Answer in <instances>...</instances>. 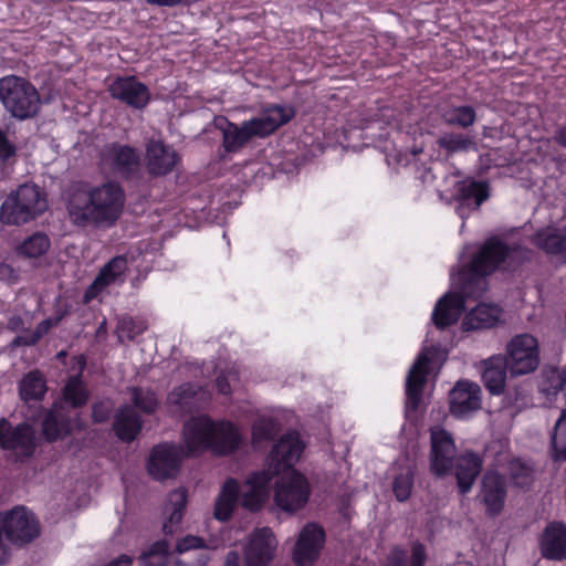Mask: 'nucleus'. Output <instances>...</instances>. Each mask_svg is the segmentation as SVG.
Returning <instances> with one entry per match:
<instances>
[{"instance_id":"44","label":"nucleus","mask_w":566,"mask_h":566,"mask_svg":"<svg viewBox=\"0 0 566 566\" xmlns=\"http://www.w3.org/2000/svg\"><path fill=\"white\" fill-rule=\"evenodd\" d=\"M276 431V423L271 418H259L252 427L253 443L270 440Z\"/></svg>"},{"instance_id":"21","label":"nucleus","mask_w":566,"mask_h":566,"mask_svg":"<svg viewBox=\"0 0 566 566\" xmlns=\"http://www.w3.org/2000/svg\"><path fill=\"white\" fill-rule=\"evenodd\" d=\"M430 357L427 350H422L410 368L406 380L407 408L416 410L419 406L423 386L427 381Z\"/></svg>"},{"instance_id":"23","label":"nucleus","mask_w":566,"mask_h":566,"mask_svg":"<svg viewBox=\"0 0 566 566\" xmlns=\"http://www.w3.org/2000/svg\"><path fill=\"white\" fill-rule=\"evenodd\" d=\"M541 552L548 559L566 558V526L564 524L553 522L545 527L541 539Z\"/></svg>"},{"instance_id":"53","label":"nucleus","mask_w":566,"mask_h":566,"mask_svg":"<svg viewBox=\"0 0 566 566\" xmlns=\"http://www.w3.org/2000/svg\"><path fill=\"white\" fill-rule=\"evenodd\" d=\"M426 563V549L420 543H413L411 547V566H423Z\"/></svg>"},{"instance_id":"48","label":"nucleus","mask_w":566,"mask_h":566,"mask_svg":"<svg viewBox=\"0 0 566 566\" xmlns=\"http://www.w3.org/2000/svg\"><path fill=\"white\" fill-rule=\"evenodd\" d=\"M17 154L15 146L8 139L6 133L0 129V160L8 161Z\"/></svg>"},{"instance_id":"36","label":"nucleus","mask_w":566,"mask_h":566,"mask_svg":"<svg viewBox=\"0 0 566 566\" xmlns=\"http://www.w3.org/2000/svg\"><path fill=\"white\" fill-rule=\"evenodd\" d=\"M197 395L195 386L185 384L169 394L168 401L171 406L176 407L177 411L187 413L199 407Z\"/></svg>"},{"instance_id":"33","label":"nucleus","mask_w":566,"mask_h":566,"mask_svg":"<svg viewBox=\"0 0 566 566\" xmlns=\"http://www.w3.org/2000/svg\"><path fill=\"white\" fill-rule=\"evenodd\" d=\"M187 503V492L184 489H177L169 494L167 510L170 511L168 520L163 525L165 534H172L182 518V513Z\"/></svg>"},{"instance_id":"34","label":"nucleus","mask_w":566,"mask_h":566,"mask_svg":"<svg viewBox=\"0 0 566 566\" xmlns=\"http://www.w3.org/2000/svg\"><path fill=\"white\" fill-rule=\"evenodd\" d=\"M437 145L446 151L447 157L457 153H465L475 149V142L469 135L462 133H444L437 139Z\"/></svg>"},{"instance_id":"20","label":"nucleus","mask_w":566,"mask_h":566,"mask_svg":"<svg viewBox=\"0 0 566 566\" xmlns=\"http://www.w3.org/2000/svg\"><path fill=\"white\" fill-rule=\"evenodd\" d=\"M179 161L176 150L161 142H150L147 145L146 167L153 176H165L174 170Z\"/></svg>"},{"instance_id":"16","label":"nucleus","mask_w":566,"mask_h":566,"mask_svg":"<svg viewBox=\"0 0 566 566\" xmlns=\"http://www.w3.org/2000/svg\"><path fill=\"white\" fill-rule=\"evenodd\" d=\"M324 541L322 527L313 523L305 525L294 548V562L300 566H311L318 557Z\"/></svg>"},{"instance_id":"8","label":"nucleus","mask_w":566,"mask_h":566,"mask_svg":"<svg viewBox=\"0 0 566 566\" xmlns=\"http://www.w3.org/2000/svg\"><path fill=\"white\" fill-rule=\"evenodd\" d=\"M503 357L512 376L535 371L541 361L537 338L527 333L515 335L506 344Z\"/></svg>"},{"instance_id":"46","label":"nucleus","mask_w":566,"mask_h":566,"mask_svg":"<svg viewBox=\"0 0 566 566\" xmlns=\"http://www.w3.org/2000/svg\"><path fill=\"white\" fill-rule=\"evenodd\" d=\"M205 547L203 538L195 535H187L179 539L176 546V551L180 554L186 553L190 549H201Z\"/></svg>"},{"instance_id":"38","label":"nucleus","mask_w":566,"mask_h":566,"mask_svg":"<svg viewBox=\"0 0 566 566\" xmlns=\"http://www.w3.org/2000/svg\"><path fill=\"white\" fill-rule=\"evenodd\" d=\"M63 398L73 408H82L87 403L90 395L83 384L81 375L69 378L63 388Z\"/></svg>"},{"instance_id":"19","label":"nucleus","mask_w":566,"mask_h":566,"mask_svg":"<svg viewBox=\"0 0 566 566\" xmlns=\"http://www.w3.org/2000/svg\"><path fill=\"white\" fill-rule=\"evenodd\" d=\"M41 431L49 443L63 440L72 434L73 420L69 412L54 406L45 411L41 421Z\"/></svg>"},{"instance_id":"56","label":"nucleus","mask_w":566,"mask_h":566,"mask_svg":"<svg viewBox=\"0 0 566 566\" xmlns=\"http://www.w3.org/2000/svg\"><path fill=\"white\" fill-rule=\"evenodd\" d=\"M104 566H132V558L126 554H122L117 558L106 563Z\"/></svg>"},{"instance_id":"28","label":"nucleus","mask_w":566,"mask_h":566,"mask_svg":"<svg viewBox=\"0 0 566 566\" xmlns=\"http://www.w3.org/2000/svg\"><path fill=\"white\" fill-rule=\"evenodd\" d=\"M113 98L134 106L142 107V83L135 77H117L108 87Z\"/></svg>"},{"instance_id":"59","label":"nucleus","mask_w":566,"mask_h":566,"mask_svg":"<svg viewBox=\"0 0 566 566\" xmlns=\"http://www.w3.org/2000/svg\"><path fill=\"white\" fill-rule=\"evenodd\" d=\"M149 3L163 6V7H175L181 3H189V0H147Z\"/></svg>"},{"instance_id":"11","label":"nucleus","mask_w":566,"mask_h":566,"mask_svg":"<svg viewBox=\"0 0 566 566\" xmlns=\"http://www.w3.org/2000/svg\"><path fill=\"white\" fill-rule=\"evenodd\" d=\"M457 459L455 446L451 434L443 429H432L430 472L438 478H443L451 473Z\"/></svg>"},{"instance_id":"35","label":"nucleus","mask_w":566,"mask_h":566,"mask_svg":"<svg viewBox=\"0 0 566 566\" xmlns=\"http://www.w3.org/2000/svg\"><path fill=\"white\" fill-rule=\"evenodd\" d=\"M51 247V241L44 232H34L27 237L18 247L17 253L27 259H36L44 255Z\"/></svg>"},{"instance_id":"29","label":"nucleus","mask_w":566,"mask_h":566,"mask_svg":"<svg viewBox=\"0 0 566 566\" xmlns=\"http://www.w3.org/2000/svg\"><path fill=\"white\" fill-rule=\"evenodd\" d=\"M500 314L501 310L495 305L479 304L465 315L463 328L465 331L490 328L496 324Z\"/></svg>"},{"instance_id":"9","label":"nucleus","mask_w":566,"mask_h":566,"mask_svg":"<svg viewBox=\"0 0 566 566\" xmlns=\"http://www.w3.org/2000/svg\"><path fill=\"white\" fill-rule=\"evenodd\" d=\"M38 442L33 427L22 421L13 424L8 418L0 417V450L15 452L21 460L31 459Z\"/></svg>"},{"instance_id":"49","label":"nucleus","mask_w":566,"mask_h":566,"mask_svg":"<svg viewBox=\"0 0 566 566\" xmlns=\"http://www.w3.org/2000/svg\"><path fill=\"white\" fill-rule=\"evenodd\" d=\"M39 342L36 340V338L34 337L32 331L30 329H27L24 332V334H21V335H17L12 342H11V347L12 348H17V347H31V346H35Z\"/></svg>"},{"instance_id":"64","label":"nucleus","mask_w":566,"mask_h":566,"mask_svg":"<svg viewBox=\"0 0 566 566\" xmlns=\"http://www.w3.org/2000/svg\"><path fill=\"white\" fill-rule=\"evenodd\" d=\"M143 91H144V92L146 91V87H145V86L143 87ZM145 103H146V102L144 101V104H145Z\"/></svg>"},{"instance_id":"58","label":"nucleus","mask_w":566,"mask_h":566,"mask_svg":"<svg viewBox=\"0 0 566 566\" xmlns=\"http://www.w3.org/2000/svg\"><path fill=\"white\" fill-rule=\"evenodd\" d=\"M554 140L558 145H560L564 148H566V125L560 126L559 128L556 129V132L554 134Z\"/></svg>"},{"instance_id":"26","label":"nucleus","mask_w":566,"mask_h":566,"mask_svg":"<svg viewBox=\"0 0 566 566\" xmlns=\"http://www.w3.org/2000/svg\"><path fill=\"white\" fill-rule=\"evenodd\" d=\"M507 364L502 355L492 356L481 361L482 379L485 387L494 395L503 392L506 380Z\"/></svg>"},{"instance_id":"1","label":"nucleus","mask_w":566,"mask_h":566,"mask_svg":"<svg viewBox=\"0 0 566 566\" xmlns=\"http://www.w3.org/2000/svg\"><path fill=\"white\" fill-rule=\"evenodd\" d=\"M528 255L530 251L517 243L506 244L495 238L488 240L459 273L460 291L446 294L436 304L432 313L434 325L442 329L457 323L464 310L465 298L480 297L486 290V275L501 264L511 268L528 259Z\"/></svg>"},{"instance_id":"2","label":"nucleus","mask_w":566,"mask_h":566,"mask_svg":"<svg viewBox=\"0 0 566 566\" xmlns=\"http://www.w3.org/2000/svg\"><path fill=\"white\" fill-rule=\"evenodd\" d=\"M125 203L123 188L115 181L99 186L80 182L65 192V208L76 227L109 228L119 219Z\"/></svg>"},{"instance_id":"54","label":"nucleus","mask_w":566,"mask_h":566,"mask_svg":"<svg viewBox=\"0 0 566 566\" xmlns=\"http://www.w3.org/2000/svg\"><path fill=\"white\" fill-rule=\"evenodd\" d=\"M55 327V325L53 324V322L50 319V317L41 321L34 328V331H32L34 337L36 338L38 342L41 340V338L43 336H45L46 334H49V332Z\"/></svg>"},{"instance_id":"55","label":"nucleus","mask_w":566,"mask_h":566,"mask_svg":"<svg viewBox=\"0 0 566 566\" xmlns=\"http://www.w3.org/2000/svg\"><path fill=\"white\" fill-rule=\"evenodd\" d=\"M71 313V306L64 304L63 306L55 307L54 315L50 317L55 326H57Z\"/></svg>"},{"instance_id":"41","label":"nucleus","mask_w":566,"mask_h":566,"mask_svg":"<svg viewBox=\"0 0 566 566\" xmlns=\"http://www.w3.org/2000/svg\"><path fill=\"white\" fill-rule=\"evenodd\" d=\"M553 457L556 461L566 460V409H563L552 434Z\"/></svg>"},{"instance_id":"3","label":"nucleus","mask_w":566,"mask_h":566,"mask_svg":"<svg viewBox=\"0 0 566 566\" xmlns=\"http://www.w3.org/2000/svg\"><path fill=\"white\" fill-rule=\"evenodd\" d=\"M182 441L188 455L207 450L224 455L239 448L242 437L229 421H214L208 416H198L184 424Z\"/></svg>"},{"instance_id":"10","label":"nucleus","mask_w":566,"mask_h":566,"mask_svg":"<svg viewBox=\"0 0 566 566\" xmlns=\"http://www.w3.org/2000/svg\"><path fill=\"white\" fill-rule=\"evenodd\" d=\"M310 496L307 480L295 470L283 473L275 482V504L285 512H295L302 509Z\"/></svg>"},{"instance_id":"6","label":"nucleus","mask_w":566,"mask_h":566,"mask_svg":"<svg viewBox=\"0 0 566 566\" xmlns=\"http://www.w3.org/2000/svg\"><path fill=\"white\" fill-rule=\"evenodd\" d=\"M46 209V192L34 182H24L2 202L0 219L9 226H22L35 220Z\"/></svg>"},{"instance_id":"43","label":"nucleus","mask_w":566,"mask_h":566,"mask_svg":"<svg viewBox=\"0 0 566 566\" xmlns=\"http://www.w3.org/2000/svg\"><path fill=\"white\" fill-rule=\"evenodd\" d=\"M169 545L166 539L155 542L144 551V566H167Z\"/></svg>"},{"instance_id":"4","label":"nucleus","mask_w":566,"mask_h":566,"mask_svg":"<svg viewBox=\"0 0 566 566\" xmlns=\"http://www.w3.org/2000/svg\"><path fill=\"white\" fill-rule=\"evenodd\" d=\"M293 116L292 108L273 105L261 112L259 116L244 120L241 125L233 124L222 116L216 117L213 124L222 133L224 151L237 153L252 138H264L273 134Z\"/></svg>"},{"instance_id":"7","label":"nucleus","mask_w":566,"mask_h":566,"mask_svg":"<svg viewBox=\"0 0 566 566\" xmlns=\"http://www.w3.org/2000/svg\"><path fill=\"white\" fill-rule=\"evenodd\" d=\"M0 101L12 117L19 120L33 118L40 112V94L25 78L10 75L0 78Z\"/></svg>"},{"instance_id":"18","label":"nucleus","mask_w":566,"mask_h":566,"mask_svg":"<svg viewBox=\"0 0 566 566\" xmlns=\"http://www.w3.org/2000/svg\"><path fill=\"white\" fill-rule=\"evenodd\" d=\"M450 410L457 417H464L481 408V388L469 380H460L450 391Z\"/></svg>"},{"instance_id":"52","label":"nucleus","mask_w":566,"mask_h":566,"mask_svg":"<svg viewBox=\"0 0 566 566\" xmlns=\"http://www.w3.org/2000/svg\"><path fill=\"white\" fill-rule=\"evenodd\" d=\"M406 552L399 547H395L390 551L387 557L386 566H406Z\"/></svg>"},{"instance_id":"25","label":"nucleus","mask_w":566,"mask_h":566,"mask_svg":"<svg viewBox=\"0 0 566 566\" xmlns=\"http://www.w3.org/2000/svg\"><path fill=\"white\" fill-rule=\"evenodd\" d=\"M455 478L462 494L468 493L482 469L481 458L473 452L461 454L454 462Z\"/></svg>"},{"instance_id":"60","label":"nucleus","mask_w":566,"mask_h":566,"mask_svg":"<svg viewBox=\"0 0 566 566\" xmlns=\"http://www.w3.org/2000/svg\"><path fill=\"white\" fill-rule=\"evenodd\" d=\"M156 406V400L151 396L144 397V412H153Z\"/></svg>"},{"instance_id":"13","label":"nucleus","mask_w":566,"mask_h":566,"mask_svg":"<svg viewBox=\"0 0 566 566\" xmlns=\"http://www.w3.org/2000/svg\"><path fill=\"white\" fill-rule=\"evenodd\" d=\"M277 542L271 528L253 531L244 548L245 566H268L273 559Z\"/></svg>"},{"instance_id":"22","label":"nucleus","mask_w":566,"mask_h":566,"mask_svg":"<svg viewBox=\"0 0 566 566\" xmlns=\"http://www.w3.org/2000/svg\"><path fill=\"white\" fill-rule=\"evenodd\" d=\"M532 243L546 254L566 260V229L546 227L534 233Z\"/></svg>"},{"instance_id":"24","label":"nucleus","mask_w":566,"mask_h":566,"mask_svg":"<svg viewBox=\"0 0 566 566\" xmlns=\"http://www.w3.org/2000/svg\"><path fill=\"white\" fill-rule=\"evenodd\" d=\"M481 495L488 511L497 514L502 510L506 496L503 476L496 472L488 471L482 478Z\"/></svg>"},{"instance_id":"27","label":"nucleus","mask_w":566,"mask_h":566,"mask_svg":"<svg viewBox=\"0 0 566 566\" xmlns=\"http://www.w3.org/2000/svg\"><path fill=\"white\" fill-rule=\"evenodd\" d=\"M142 430V420L135 411L124 406L117 410L113 421V431L123 442H132Z\"/></svg>"},{"instance_id":"30","label":"nucleus","mask_w":566,"mask_h":566,"mask_svg":"<svg viewBox=\"0 0 566 566\" xmlns=\"http://www.w3.org/2000/svg\"><path fill=\"white\" fill-rule=\"evenodd\" d=\"M239 500V484L229 479L224 482L214 504L213 516L221 522L230 518Z\"/></svg>"},{"instance_id":"15","label":"nucleus","mask_w":566,"mask_h":566,"mask_svg":"<svg viewBox=\"0 0 566 566\" xmlns=\"http://www.w3.org/2000/svg\"><path fill=\"white\" fill-rule=\"evenodd\" d=\"M102 161L108 166L113 172L128 179L138 170L140 159L135 148L112 143L104 147L101 153Z\"/></svg>"},{"instance_id":"57","label":"nucleus","mask_w":566,"mask_h":566,"mask_svg":"<svg viewBox=\"0 0 566 566\" xmlns=\"http://www.w3.org/2000/svg\"><path fill=\"white\" fill-rule=\"evenodd\" d=\"M13 276H15L14 269L10 264L3 263V262L0 263V279L4 280V279H11Z\"/></svg>"},{"instance_id":"17","label":"nucleus","mask_w":566,"mask_h":566,"mask_svg":"<svg viewBox=\"0 0 566 566\" xmlns=\"http://www.w3.org/2000/svg\"><path fill=\"white\" fill-rule=\"evenodd\" d=\"M270 472H256L249 476L242 485H239V497L243 507L258 511L262 507L270 493Z\"/></svg>"},{"instance_id":"62","label":"nucleus","mask_w":566,"mask_h":566,"mask_svg":"<svg viewBox=\"0 0 566 566\" xmlns=\"http://www.w3.org/2000/svg\"><path fill=\"white\" fill-rule=\"evenodd\" d=\"M238 554L235 552H230L227 555V565L226 566H237Z\"/></svg>"},{"instance_id":"32","label":"nucleus","mask_w":566,"mask_h":566,"mask_svg":"<svg viewBox=\"0 0 566 566\" xmlns=\"http://www.w3.org/2000/svg\"><path fill=\"white\" fill-rule=\"evenodd\" d=\"M489 186L486 182L481 181H470V182H461L458 186V197L461 201L458 207V212L461 217L462 207L467 205L471 199H474V208L479 209L483 201L489 198Z\"/></svg>"},{"instance_id":"12","label":"nucleus","mask_w":566,"mask_h":566,"mask_svg":"<svg viewBox=\"0 0 566 566\" xmlns=\"http://www.w3.org/2000/svg\"><path fill=\"white\" fill-rule=\"evenodd\" d=\"M184 457L181 447L168 443L155 447L147 464L149 475L158 481L175 478Z\"/></svg>"},{"instance_id":"50","label":"nucleus","mask_w":566,"mask_h":566,"mask_svg":"<svg viewBox=\"0 0 566 566\" xmlns=\"http://www.w3.org/2000/svg\"><path fill=\"white\" fill-rule=\"evenodd\" d=\"M238 379L237 371L230 370L227 375L218 376L216 382L220 394L228 395L230 392V381Z\"/></svg>"},{"instance_id":"47","label":"nucleus","mask_w":566,"mask_h":566,"mask_svg":"<svg viewBox=\"0 0 566 566\" xmlns=\"http://www.w3.org/2000/svg\"><path fill=\"white\" fill-rule=\"evenodd\" d=\"M208 560V554L200 551L191 556L177 559L175 566H207Z\"/></svg>"},{"instance_id":"51","label":"nucleus","mask_w":566,"mask_h":566,"mask_svg":"<svg viewBox=\"0 0 566 566\" xmlns=\"http://www.w3.org/2000/svg\"><path fill=\"white\" fill-rule=\"evenodd\" d=\"M106 286L103 284H98L97 279L95 277L92 284L85 290L83 294V304H90L93 300H95Z\"/></svg>"},{"instance_id":"37","label":"nucleus","mask_w":566,"mask_h":566,"mask_svg":"<svg viewBox=\"0 0 566 566\" xmlns=\"http://www.w3.org/2000/svg\"><path fill=\"white\" fill-rule=\"evenodd\" d=\"M128 270V262L126 256L116 255L109 260L96 275L98 284L109 286L118 281L123 282V275Z\"/></svg>"},{"instance_id":"63","label":"nucleus","mask_w":566,"mask_h":566,"mask_svg":"<svg viewBox=\"0 0 566 566\" xmlns=\"http://www.w3.org/2000/svg\"><path fill=\"white\" fill-rule=\"evenodd\" d=\"M22 323L21 318L10 319L9 325L11 329H15L18 324Z\"/></svg>"},{"instance_id":"31","label":"nucleus","mask_w":566,"mask_h":566,"mask_svg":"<svg viewBox=\"0 0 566 566\" xmlns=\"http://www.w3.org/2000/svg\"><path fill=\"white\" fill-rule=\"evenodd\" d=\"M48 387L45 378L38 369L25 374L19 384L20 398L25 401H40L44 398Z\"/></svg>"},{"instance_id":"39","label":"nucleus","mask_w":566,"mask_h":566,"mask_svg":"<svg viewBox=\"0 0 566 566\" xmlns=\"http://www.w3.org/2000/svg\"><path fill=\"white\" fill-rule=\"evenodd\" d=\"M442 119L448 125L468 128L475 123L476 113L469 105L453 106L443 111Z\"/></svg>"},{"instance_id":"61","label":"nucleus","mask_w":566,"mask_h":566,"mask_svg":"<svg viewBox=\"0 0 566 566\" xmlns=\"http://www.w3.org/2000/svg\"><path fill=\"white\" fill-rule=\"evenodd\" d=\"M133 402L136 408H142V388H139V387L134 388Z\"/></svg>"},{"instance_id":"40","label":"nucleus","mask_w":566,"mask_h":566,"mask_svg":"<svg viewBox=\"0 0 566 566\" xmlns=\"http://www.w3.org/2000/svg\"><path fill=\"white\" fill-rule=\"evenodd\" d=\"M415 471L411 465L401 467L396 473L392 482V490L399 502L407 501L413 486Z\"/></svg>"},{"instance_id":"45","label":"nucleus","mask_w":566,"mask_h":566,"mask_svg":"<svg viewBox=\"0 0 566 566\" xmlns=\"http://www.w3.org/2000/svg\"><path fill=\"white\" fill-rule=\"evenodd\" d=\"M113 403L111 400H99L92 406V420L94 423L106 422L112 415Z\"/></svg>"},{"instance_id":"42","label":"nucleus","mask_w":566,"mask_h":566,"mask_svg":"<svg viewBox=\"0 0 566 566\" xmlns=\"http://www.w3.org/2000/svg\"><path fill=\"white\" fill-rule=\"evenodd\" d=\"M507 470L512 482L518 488H527L533 482V468L521 459L510 461Z\"/></svg>"},{"instance_id":"5","label":"nucleus","mask_w":566,"mask_h":566,"mask_svg":"<svg viewBox=\"0 0 566 566\" xmlns=\"http://www.w3.org/2000/svg\"><path fill=\"white\" fill-rule=\"evenodd\" d=\"M36 516L23 505L0 512V564L9 558L8 546L21 548L40 536Z\"/></svg>"},{"instance_id":"14","label":"nucleus","mask_w":566,"mask_h":566,"mask_svg":"<svg viewBox=\"0 0 566 566\" xmlns=\"http://www.w3.org/2000/svg\"><path fill=\"white\" fill-rule=\"evenodd\" d=\"M304 449L296 432L283 436L270 453V473L272 475L281 472L292 471L293 465L298 461Z\"/></svg>"}]
</instances>
